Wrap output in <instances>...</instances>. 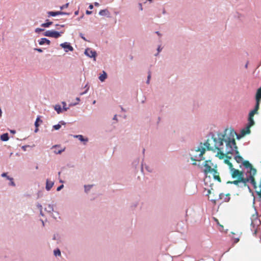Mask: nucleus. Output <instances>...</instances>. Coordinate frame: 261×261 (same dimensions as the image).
Segmentation results:
<instances>
[{"label": "nucleus", "mask_w": 261, "mask_h": 261, "mask_svg": "<svg viewBox=\"0 0 261 261\" xmlns=\"http://www.w3.org/2000/svg\"><path fill=\"white\" fill-rule=\"evenodd\" d=\"M227 129L225 130V134L223 135L222 134H218V137H212L213 141L214 143V146L211 145L210 143V140H207L206 142L204 144V145L206 148L208 150H217L218 151L216 156L218 157L220 159H223L225 155L226 154L225 152V149L224 150L223 147V142H225L226 143V141L228 140L229 137L227 136Z\"/></svg>", "instance_id": "1"}, {"label": "nucleus", "mask_w": 261, "mask_h": 261, "mask_svg": "<svg viewBox=\"0 0 261 261\" xmlns=\"http://www.w3.org/2000/svg\"><path fill=\"white\" fill-rule=\"evenodd\" d=\"M229 132L230 136L228 138V140L226 141V145L225 151V152L226 154V157L227 158L230 159L231 157L228 156L227 155L229 154H232L234 151L235 153L237 154L234 158L235 160L237 163H240L243 161V159L241 156L239 155V152L238 150V147L234 140V136L237 134L233 130H229Z\"/></svg>", "instance_id": "2"}, {"label": "nucleus", "mask_w": 261, "mask_h": 261, "mask_svg": "<svg viewBox=\"0 0 261 261\" xmlns=\"http://www.w3.org/2000/svg\"><path fill=\"white\" fill-rule=\"evenodd\" d=\"M243 164L245 168L249 169V171H247L249 173V176L247 178H245V179H247V183L250 181L254 189L257 188V184L254 178V176L256 173V170L253 167L252 165L248 161H244Z\"/></svg>", "instance_id": "3"}, {"label": "nucleus", "mask_w": 261, "mask_h": 261, "mask_svg": "<svg viewBox=\"0 0 261 261\" xmlns=\"http://www.w3.org/2000/svg\"><path fill=\"white\" fill-rule=\"evenodd\" d=\"M205 148L202 145V143H200V146L197 148L192 150L191 154V159L193 161H200L204 159L203 154L205 153Z\"/></svg>", "instance_id": "4"}, {"label": "nucleus", "mask_w": 261, "mask_h": 261, "mask_svg": "<svg viewBox=\"0 0 261 261\" xmlns=\"http://www.w3.org/2000/svg\"><path fill=\"white\" fill-rule=\"evenodd\" d=\"M213 165V163L210 160H206L204 162V168L203 171L206 175H207L209 173H212L216 169V166H215L214 168H212Z\"/></svg>", "instance_id": "5"}, {"label": "nucleus", "mask_w": 261, "mask_h": 261, "mask_svg": "<svg viewBox=\"0 0 261 261\" xmlns=\"http://www.w3.org/2000/svg\"><path fill=\"white\" fill-rule=\"evenodd\" d=\"M61 33H63V32L59 33V32L54 31V30H48V31H46L44 33V35L46 37L58 38L61 36Z\"/></svg>", "instance_id": "6"}, {"label": "nucleus", "mask_w": 261, "mask_h": 261, "mask_svg": "<svg viewBox=\"0 0 261 261\" xmlns=\"http://www.w3.org/2000/svg\"><path fill=\"white\" fill-rule=\"evenodd\" d=\"M230 171L231 176L233 178H238L239 179H240L241 178H244V173L242 171H241L238 169H236L234 168H232Z\"/></svg>", "instance_id": "7"}, {"label": "nucleus", "mask_w": 261, "mask_h": 261, "mask_svg": "<svg viewBox=\"0 0 261 261\" xmlns=\"http://www.w3.org/2000/svg\"><path fill=\"white\" fill-rule=\"evenodd\" d=\"M247 181H248L247 179H245V178H241L240 179L238 178L237 180H234L232 181H228L227 183L234 184V185L238 186H239V184L240 183H242V186H241V187H247L248 188H249V187L247 185Z\"/></svg>", "instance_id": "8"}, {"label": "nucleus", "mask_w": 261, "mask_h": 261, "mask_svg": "<svg viewBox=\"0 0 261 261\" xmlns=\"http://www.w3.org/2000/svg\"><path fill=\"white\" fill-rule=\"evenodd\" d=\"M85 54L87 56L90 58H94V59L96 56V51L89 48H88L85 50Z\"/></svg>", "instance_id": "9"}, {"label": "nucleus", "mask_w": 261, "mask_h": 261, "mask_svg": "<svg viewBox=\"0 0 261 261\" xmlns=\"http://www.w3.org/2000/svg\"><path fill=\"white\" fill-rule=\"evenodd\" d=\"M60 46L65 49L66 52H67L68 50L72 51L73 50V48L67 42L62 43L60 44Z\"/></svg>", "instance_id": "10"}, {"label": "nucleus", "mask_w": 261, "mask_h": 261, "mask_svg": "<svg viewBox=\"0 0 261 261\" xmlns=\"http://www.w3.org/2000/svg\"><path fill=\"white\" fill-rule=\"evenodd\" d=\"M220 198L221 199L223 200V201L225 202H228L230 199V194H220Z\"/></svg>", "instance_id": "11"}, {"label": "nucleus", "mask_w": 261, "mask_h": 261, "mask_svg": "<svg viewBox=\"0 0 261 261\" xmlns=\"http://www.w3.org/2000/svg\"><path fill=\"white\" fill-rule=\"evenodd\" d=\"M212 173H213V177L215 180H217L219 182H220L221 181V178L219 176V173L217 171V169L214 171H213Z\"/></svg>", "instance_id": "12"}, {"label": "nucleus", "mask_w": 261, "mask_h": 261, "mask_svg": "<svg viewBox=\"0 0 261 261\" xmlns=\"http://www.w3.org/2000/svg\"><path fill=\"white\" fill-rule=\"evenodd\" d=\"M250 127L247 126L245 128L242 129L241 132V136H244L247 134H249L250 133Z\"/></svg>", "instance_id": "13"}, {"label": "nucleus", "mask_w": 261, "mask_h": 261, "mask_svg": "<svg viewBox=\"0 0 261 261\" xmlns=\"http://www.w3.org/2000/svg\"><path fill=\"white\" fill-rule=\"evenodd\" d=\"M39 122H40V123L42 122V121L40 119V116H38L37 117V119L36 120V121L35 122V127H36V129L35 130V133H37L38 132V127L39 126Z\"/></svg>", "instance_id": "14"}, {"label": "nucleus", "mask_w": 261, "mask_h": 261, "mask_svg": "<svg viewBox=\"0 0 261 261\" xmlns=\"http://www.w3.org/2000/svg\"><path fill=\"white\" fill-rule=\"evenodd\" d=\"M48 14L49 16H55L56 15L65 14V13H64L61 11H57V12L50 11V12H48Z\"/></svg>", "instance_id": "15"}, {"label": "nucleus", "mask_w": 261, "mask_h": 261, "mask_svg": "<svg viewBox=\"0 0 261 261\" xmlns=\"http://www.w3.org/2000/svg\"><path fill=\"white\" fill-rule=\"evenodd\" d=\"M39 43L40 45H43L45 43L48 45H49L50 43V42L48 39L44 38L41 39V40L39 41Z\"/></svg>", "instance_id": "16"}, {"label": "nucleus", "mask_w": 261, "mask_h": 261, "mask_svg": "<svg viewBox=\"0 0 261 261\" xmlns=\"http://www.w3.org/2000/svg\"><path fill=\"white\" fill-rule=\"evenodd\" d=\"M54 185V183L51 181H49L48 179L46 180V189L47 191H49L50 190V189L52 188V187Z\"/></svg>", "instance_id": "17"}, {"label": "nucleus", "mask_w": 261, "mask_h": 261, "mask_svg": "<svg viewBox=\"0 0 261 261\" xmlns=\"http://www.w3.org/2000/svg\"><path fill=\"white\" fill-rule=\"evenodd\" d=\"M255 99H256V100L260 101V99H261V87L260 88H259L257 91L256 96H255Z\"/></svg>", "instance_id": "18"}, {"label": "nucleus", "mask_w": 261, "mask_h": 261, "mask_svg": "<svg viewBox=\"0 0 261 261\" xmlns=\"http://www.w3.org/2000/svg\"><path fill=\"white\" fill-rule=\"evenodd\" d=\"M107 77V73L105 71H103L102 74L99 76V79L100 81L103 82Z\"/></svg>", "instance_id": "19"}, {"label": "nucleus", "mask_w": 261, "mask_h": 261, "mask_svg": "<svg viewBox=\"0 0 261 261\" xmlns=\"http://www.w3.org/2000/svg\"><path fill=\"white\" fill-rule=\"evenodd\" d=\"M45 210L48 213H51L54 211L53 206L51 204H47L45 207Z\"/></svg>", "instance_id": "20"}, {"label": "nucleus", "mask_w": 261, "mask_h": 261, "mask_svg": "<svg viewBox=\"0 0 261 261\" xmlns=\"http://www.w3.org/2000/svg\"><path fill=\"white\" fill-rule=\"evenodd\" d=\"M254 124V121L253 120V118L252 117H250L249 116L248 118V124L247 126H249L251 127L252 126H253Z\"/></svg>", "instance_id": "21"}, {"label": "nucleus", "mask_w": 261, "mask_h": 261, "mask_svg": "<svg viewBox=\"0 0 261 261\" xmlns=\"http://www.w3.org/2000/svg\"><path fill=\"white\" fill-rule=\"evenodd\" d=\"M9 136L7 133L4 134L1 136V139L3 141H7L9 140Z\"/></svg>", "instance_id": "22"}, {"label": "nucleus", "mask_w": 261, "mask_h": 261, "mask_svg": "<svg viewBox=\"0 0 261 261\" xmlns=\"http://www.w3.org/2000/svg\"><path fill=\"white\" fill-rule=\"evenodd\" d=\"M54 108L58 114H60V113H61L62 109L59 105H56Z\"/></svg>", "instance_id": "23"}, {"label": "nucleus", "mask_w": 261, "mask_h": 261, "mask_svg": "<svg viewBox=\"0 0 261 261\" xmlns=\"http://www.w3.org/2000/svg\"><path fill=\"white\" fill-rule=\"evenodd\" d=\"M108 13H109V11L106 9L101 10L99 12V14L100 15H107Z\"/></svg>", "instance_id": "24"}, {"label": "nucleus", "mask_w": 261, "mask_h": 261, "mask_svg": "<svg viewBox=\"0 0 261 261\" xmlns=\"http://www.w3.org/2000/svg\"><path fill=\"white\" fill-rule=\"evenodd\" d=\"M75 137L76 138H78L81 141H85L86 142L88 141V139H85L83 138V136L82 135H76Z\"/></svg>", "instance_id": "25"}, {"label": "nucleus", "mask_w": 261, "mask_h": 261, "mask_svg": "<svg viewBox=\"0 0 261 261\" xmlns=\"http://www.w3.org/2000/svg\"><path fill=\"white\" fill-rule=\"evenodd\" d=\"M52 23H53L52 22L48 21L46 23H42L41 24V26L43 27L47 28V27H49Z\"/></svg>", "instance_id": "26"}, {"label": "nucleus", "mask_w": 261, "mask_h": 261, "mask_svg": "<svg viewBox=\"0 0 261 261\" xmlns=\"http://www.w3.org/2000/svg\"><path fill=\"white\" fill-rule=\"evenodd\" d=\"M225 163L229 166V169L230 170H231L232 168H233L232 164L229 162V161L228 160H227V159L225 160Z\"/></svg>", "instance_id": "27"}, {"label": "nucleus", "mask_w": 261, "mask_h": 261, "mask_svg": "<svg viewBox=\"0 0 261 261\" xmlns=\"http://www.w3.org/2000/svg\"><path fill=\"white\" fill-rule=\"evenodd\" d=\"M260 101H259V100H256V105H255V107L254 110H255L257 112L258 111V110L259 109Z\"/></svg>", "instance_id": "28"}, {"label": "nucleus", "mask_w": 261, "mask_h": 261, "mask_svg": "<svg viewBox=\"0 0 261 261\" xmlns=\"http://www.w3.org/2000/svg\"><path fill=\"white\" fill-rule=\"evenodd\" d=\"M257 113V112L253 109L249 113V116L253 117L254 115Z\"/></svg>", "instance_id": "29"}, {"label": "nucleus", "mask_w": 261, "mask_h": 261, "mask_svg": "<svg viewBox=\"0 0 261 261\" xmlns=\"http://www.w3.org/2000/svg\"><path fill=\"white\" fill-rule=\"evenodd\" d=\"M54 255L55 256H60L61 255L60 250L58 249L54 250Z\"/></svg>", "instance_id": "30"}, {"label": "nucleus", "mask_w": 261, "mask_h": 261, "mask_svg": "<svg viewBox=\"0 0 261 261\" xmlns=\"http://www.w3.org/2000/svg\"><path fill=\"white\" fill-rule=\"evenodd\" d=\"M7 179L11 181L10 185L11 186H15V184L14 182L13 181V178L10 177H7Z\"/></svg>", "instance_id": "31"}, {"label": "nucleus", "mask_w": 261, "mask_h": 261, "mask_svg": "<svg viewBox=\"0 0 261 261\" xmlns=\"http://www.w3.org/2000/svg\"><path fill=\"white\" fill-rule=\"evenodd\" d=\"M62 105H63V110L66 111L68 109V108L66 107V103L64 101H63L62 102Z\"/></svg>", "instance_id": "32"}, {"label": "nucleus", "mask_w": 261, "mask_h": 261, "mask_svg": "<svg viewBox=\"0 0 261 261\" xmlns=\"http://www.w3.org/2000/svg\"><path fill=\"white\" fill-rule=\"evenodd\" d=\"M61 126L60 124H58L57 125H54L53 127L56 130H58V129H59L60 128H61Z\"/></svg>", "instance_id": "33"}, {"label": "nucleus", "mask_w": 261, "mask_h": 261, "mask_svg": "<svg viewBox=\"0 0 261 261\" xmlns=\"http://www.w3.org/2000/svg\"><path fill=\"white\" fill-rule=\"evenodd\" d=\"M69 3H67L65 5H63L60 7L61 10H63L65 8H67L68 7Z\"/></svg>", "instance_id": "34"}, {"label": "nucleus", "mask_w": 261, "mask_h": 261, "mask_svg": "<svg viewBox=\"0 0 261 261\" xmlns=\"http://www.w3.org/2000/svg\"><path fill=\"white\" fill-rule=\"evenodd\" d=\"M150 77H151V73L150 72H149L148 73V76H147V84H149V80L150 79Z\"/></svg>", "instance_id": "35"}, {"label": "nucleus", "mask_w": 261, "mask_h": 261, "mask_svg": "<svg viewBox=\"0 0 261 261\" xmlns=\"http://www.w3.org/2000/svg\"><path fill=\"white\" fill-rule=\"evenodd\" d=\"M92 187V185H88V186H85V191L87 192L88 190H89Z\"/></svg>", "instance_id": "36"}, {"label": "nucleus", "mask_w": 261, "mask_h": 261, "mask_svg": "<svg viewBox=\"0 0 261 261\" xmlns=\"http://www.w3.org/2000/svg\"><path fill=\"white\" fill-rule=\"evenodd\" d=\"M44 31V29H40V28H37V29H36V30H35V32H36V33H39V32H42V31Z\"/></svg>", "instance_id": "37"}, {"label": "nucleus", "mask_w": 261, "mask_h": 261, "mask_svg": "<svg viewBox=\"0 0 261 261\" xmlns=\"http://www.w3.org/2000/svg\"><path fill=\"white\" fill-rule=\"evenodd\" d=\"M64 150V149H62V150H59V151H55V152L56 154H60V153H61V152H62Z\"/></svg>", "instance_id": "38"}, {"label": "nucleus", "mask_w": 261, "mask_h": 261, "mask_svg": "<svg viewBox=\"0 0 261 261\" xmlns=\"http://www.w3.org/2000/svg\"><path fill=\"white\" fill-rule=\"evenodd\" d=\"M63 185H61L60 186H59V187H58V188H57V190L58 191H59L61 190L63 188Z\"/></svg>", "instance_id": "39"}, {"label": "nucleus", "mask_w": 261, "mask_h": 261, "mask_svg": "<svg viewBox=\"0 0 261 261\" xmlns=\"http://www.w3.org/2000/svg\"><path fill=\"white\" fill-rule=\"evenodd\" d=\"M257 195L261 197V190L259 191L256 192Z\"/></svg>", "instance_id": "40"}, {"label": "nucleus", "mask_w": 261, "mask_h": 261, "mask_svg": "<svg viewBox=\"0 0 261 261\" xmlns=\"http://www.w3.org/2000/svg\"><path fill=\"white\" fill-rule=\"evenodd\" d=\"M2 176L3 177H6L7 178V177H8L7 175V173H3L2 174Z\"/></svg>", "instance_id": "41"}, {"label": "nucleus", "mask_w": 261, "mask_h": 261, "mask_svg": "<svg viewBox=\"0 0 261 261\" xmlns=\"http://www.w3.org/2000/svg\"><path fill=\"white\" fill-rule=\"evenodd\" d=\"M86 13L87 14H91L92 13V12L87 10Z\"/></svg>", "instance_id": "42"}, {"label": "nucleus", "mask_w": 261, "mask_h": 261, "mask_svg": "<svg viewBox=\"0 0 261 261\" xmlns=\"http://www.w3.org/2000/svg\"><path fill=\"white\" fill-rule=\"evenodd\" d=\"M36 50H37L38 52H40V53L42 51V49H40V48H36Z\"/></svg>", "instance_id": "43"}, {"label": "nucleus", "mask_w": 261, "mask_h": 261, "mask_svg": "<svg viewBox=\"0 0 261 261\" xmlns=\"http://www.w3.org/2000/svg\"><path fill=\"white\" fill-rule=\"evenodd\" d=\"M89 9H92L93 8V6L92 4H90L89 6Z\"/></svg>", "instance_id": "44"}, {"label": "nucleus", "mask_w": 261, "mask_h": 261, "mask_svg": "<svg viewBox=\"0 0 261 261\" xmlns=\"http://www.w3.org/2000/svg\"><path fill=\"white\" fill-rule=\"evenodd\" d=\"M94 5H95V6H99V4L98 3H96V2L95 3Z\"/></svg>", "instance_id": "45"}, {"label": "nucleus", "mask_w": 261, "mask_h": 261, "mask_svg": "<svg viewBox=\"0 0 261 261\" xmlns=\"http://www.w3.org/2000/svg\"><path fill=\"white\" fill-rule=\"evenodd\" d=\"M75 15H77L79 14V11H75V13H74Z\"/></svg>", "instance_id": "46"}, {"label": "nucleus", "mask_w": 261, "mask_h": 261, "mask_svg": "<svg viewBox=\"0 0 261 261\" xmlns=\"http://www.w3.org/2000/svg\"><path fill=\"white\" fill-rule=\"evenodd\" d=\"M215 221H216V222H217V223L219 224L218 220L217 219H216V218H215Z\"/></svg>", "instance_id": "47"}, {"label": "nucleus", "mask_w": 261, "mask_h": 261, "mask_svg": "<svg viewBox=\"0 0 261 261\" xmlns=\"http://www.w3.org/2000/svg\"><path fill=\"white\" fill-rule=\"evenodd\" d=\"M215 221H216V222H217V223L219 224L218 220L217 219H216V218H215Z\"/></svg>", "instance_id": "48"}, {"label": "nucleus", "mask_w": 261, "mask_h": 261, "mask_svg": "<svg viewBox=\"0 0 261 261\" xmlns=\"http://www.w3.org/2000/svg\"><path fill=\"white\" fill-rule=\"evenodd\" d=\"M158 50L159 52L160 51V50H161V49L160 48V47H158Z\"/></svg>", "instance_id": "49"}, {"label": "nucleus", "mask_w": 261, "mask_h": 261, "mask_svg": "<svg viewBox=\"0 0 261 261\" xmlns=\"http://www.w3.org/2000/svg\"><path fill=\"white\" fill-rule=\"evenodd\" d=\"M239 239H236V240L235 241V242H236V243H237V242H239Z\"/></svg>", "instance_id": "50"}, {"label": "nucleus", "mask_w": 261, "mask_h": 261, "mask_svg": "<svg viewBox=\"0 0 261 261\" xmlns=\"http://www.w3.org/2000/svg\"><path fill=\"white\" fill-rule=\"evenodd\" d=\"M86 92H87V91H85V92H83V93H81V95H83L84 94L86 93Z\"/></svg>", "instance_id": "51"}, {"label": "nucleus", "mask_w": 261, "mask_h": 261, "mask_svg": "<svg viewBox=\"0 0 261 261\" xmlns=\"http://www.w3.org/2000/svg\"><path fill=\"white\" fill-rule=\"evenodd\" d=\"M76 100H77V101H79L80 100V98L77 97V98H76Z\"/></svg>", "instance_id": "52"}, {"label": "nucleus", "mask_w": 261, "mask_h": 261, "mask_svg": "<svg viewBox=\"0 0 261 261\" xmlns=\"http://www.w3.org/2000/svg\"><path fill=\"white\" fill-rule=\"evenodd\" d=\"M193 165H196V162L193 163Z\"/></svg>", "instance_id": "53"}, {"label": "nucleus", "mask_w": 261, "mask_h": 261, "mask_svg": "<svg viewBox=\"0 0 261 261\" xmlns=\"http://www.w3.org/2000/svg\"><path fill=\"white\" fill-rule=\"evenodd\" d=\"M116 119V115H115L114 117V119Z\"/></svg>", "instance_id": "54"}, {"label": "nucleus", "mask_w": 261, "mask_h": 261, "mask_svg": "<svg viewBox=\"0 0 261 261\" xmlns=\"http://www.w3.org/2000/svg\"><path fill=\"white\" fill-rule=\"evenodd\" d=\"M62 124H65V123L64 122H60Z\"/></svg>", "instance_id": "55"}, {"label": "nucleus", "mask_w": 261, "mask_h": 261, "mask_svg": "<svg viewBox=\"0 0 261 261\" xmlns=\"http://www.w3.org/2000/svg\"><path fill=\"white\" fill-rule=\"evenodd\" d=\"M156 33L157 34H158V35H160V33H159V32H156Z\"/></svg>", "instance_id": "56"}]
</instances>
